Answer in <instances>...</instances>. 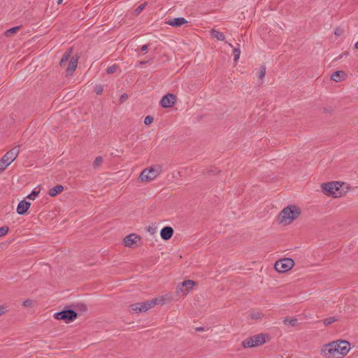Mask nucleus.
Masks as SVG:
<instances>
[{"instance_id":"9b49d317","label":"nucleus","mask_w":358,"mask_h":358,"mask_svg":"<svg viewBox=\"0 0 358 358\" xmlns=\"http://www.w3.org/2000/svg\"><path fill=\"white\" fill-rule=\"evenodd\" d=\"M176 97L173 94H167L161 99V106L163 108H169L175 104Z\"/></svg>"},{"instance_id":"bb28decb","label":"nucleus","mask_w":358,"mask_h":358,"mask_svg":"<svg viewBox=\"0 0 358 358\" xmlns=\"http://www.w3.org/2000/svg\"><path fill=\"white\" fill-rule=\"evenodd\" d=\"M118 69V66L116 64L112 65L107 69V73L110 74L116 72Z\"/></svg>"},{"instance_id":"f3484780","label":"nucleus","mask_w":358,"mask_h":358,"mask_svg":"<svg viewBox=\"0 0 358 358\" xmlns=\"http://www.w3.org/2000/svg\"><path fill=\"white\" fill-rule=\"evenodd\" d=\"M63 190H64V187L61 185H56L55 187L51 188L49 190L48 194L50 196L54 197V196H57V194H59V193H61Z\"/></svg>"},{"instance_id":"c756f323","label":"nucleus","mask_w":358,"mask_h":358,"mask_svg":"<svg viewBox=\"0 0 358 358\" xmlns=\"http://www.w3.org/2000/svg\"><path fill=\"white\" fill-rule=\"evenodd\" d=\"M266 75V67L262 66L259 70V78L262 79Z\"/></svg>"},{"instance_id":"e433bc0d","label":"nucleus","mask_w":358,"mask_h":358,"mask_svg":"<svg viewBox=\"0 0 358 358\" xmlns=\"http://www.w3.org/2000/svg\"><path fill=\"white\" fill-rule=\"evenodd\" d=\"M262 314L261 313H257L255 315H252V318L259 319L262 317Z\"/></svg>"},{"instance_id":"79ce46f5","label":"nucleus","mask_w":358,"mask_h":358,"mask_svg":"<svg viewBox=\"0 0 358 358\" xmlns=\"http://www.w3.org/2000/svg\"><path fill=\"white\" fill-rule=\"evenodd\" d=\"M63 0H58L57 3L61 4L62 3Z\"/></svg>"},{"instance_id":"a19ab883","label":"nucleus","mask_w":358,"mask_h":358,"mask_svg":"<svg viewBox=\"0 0 358 358\" xmlns=\"http://www.w3.org/2000/svg\"><path fill=\"white\" fill-rule=\"evenodd\" d=\"M226 43L228 44V45H229V47L233 48V45H232V44H231V43H228V42H226Z\"/></svg>"},{"instance_id":"aec40b11","label":"nucleus","mask_w":358,"mask_h":358,"mask_svg":"<svg viewBox=\"0 0 358 358\" xmlns=\"http://www.w3.org/2000/svg\"><path fill=\"white\" fill-rule=\"evenodd\" d=\"M285 325L295 327L297 324L298 320L296 317H287L283 320Z\"/></svg>"},{"instance_id":"473e14b6","label":"nucleus","mask_w":358,"mask_h":358,"mask_svg":"<svg viewBox=\"0 0 358 358\" xmlns=\"http://www.w3.org/2000/svg\"><path fill=\"white\" fill-rule=\"evenodd\" d=\"M336 320L334 317H329L324 320V323L325 325L331 324L334 322Z\"/></svg>"},{"instance_id":"412c9836","label":"nucleus","mask_w":358,"mask_h":358,"mask_svg":"<svg viewBox=\"0 0 358 358\" xmlns=\"http://www.w3.org/2000/svg\"><path fill=\"white\" fill-rule=\"evenodd\" d=\"M211 34L212 36L218 41H224L225 39L224 35L222 32L217 31L214 29L211 30Z\"/></svg>"},{"instance_id":"20e7f679","label":"nucleus","mask_w":358,"mask_h":358,"mask_svg":"<svg viewBox=\"0 0 358 358\" xmlns=\"http://www.w3.org/2000/svg\"><path fill=\"white\" fill-rule=\"evenodd\" d=\"M71 53L72 48H70L63 55L59 63L61 67L66 69L67 75H71L78 66V57L71 56Z\"/></svg>"},{"instance_id":"6e6552de","label":"nucleus","mask_w":358,"mask_h":358,"mask_svg":"<svg viewBox=\"0 0 358 358\" xmlns=\"http://www.w3.org/2000/svg\"><path fill=\"white\" fill-rule=\"evenodd\" d=\"M294 266V261L292 258H283L275 262V269L278 273H285L291 270Z\"/></svg>"},{"instance_id":"37998d69","label":"nucleus","mask_w":358,"mask_h":358,"mask_svg":"<svg viewBox=\"0 0 358 358\" xmlns=\"http://www.w3.org/2000/svg\"><path fill=\"white\" fill-rule=\"evenodd\" d=\"M133 310H134V308H132V306H131V309L129 310V311L131 312Z\"/></svg>"},{"instance_id":"9d476101","label":"nucleus","mask_w":358,"mask_h":358,"mask_svg":"<svg viewBox=\"0 0 358 358\" xmlns=\"http://www.w3.org/2000/svg\"><path fill=\"white\" fill-rule=\"evenodd\" d=\"M196 282L192 280H184L177 289L178 294L187 295L196 285Z\"/></svg>"},{"instance_id":"dca6fc26","label":"nucleus","mask_w":358,"mask_h":358,"mask_svg":"<svg viewBox=\"0 0 358 358\" xmlns=\"http://www.w3.org/2000/svg\"><path fill=\"white\" fill-rule=\"evenodd\" d=\"M187 22V21L184 17H177L169 20L167 24L172 27H180Z\"/></svg>"},{"instance_id":"7c9ffc66","label":"nucleus","mask_w":358,"mask_h":358,"mask_svg":"<svg viewBox=\"0 0 358 358\" xmlns=\"http://www.w3.org/2000/svg\"><path fill=\"white\" fill-rule=\"evenodd\" d=\"M153 120H154L153 117L152 116L148 115V116L145 117V118L144 120V123L145 124L148 125V124H152L153 122Z\"/></svg>"},{"instance_id":"f704fd0d","label":"nucleus","mask_w":358,"mask_h":358,"mask_svg":"<svg viewBox=\"0 0 358 358\" xmlns=\"http://www.w3.org/2000/svg\"><path fill=\"white\" fill-rule=\"evenodd\" d=\"M7 311V308L6 306H0V316L3 315V314H5Z\"/></svg>"},{"instance_id":"cd10ccee","label":"nucleus","mask_w":358,"mask_h":358,"mask_svg":"<svg viewBox=\"0 0 358 358\" xmlns=\"http://www.w3.org/2000/svg\"><path fill=\"white\" fill-rule=\"evenodd\" d=\"M146 6H147L146 2L142 3L140 6H138L137 8H136V14H138L141 12H142L145 9Z\"/></svg>"},{"instance_id":"f257e3e1","label":"nucleus","mask_w":358,"mask_h":358,"mask_svg":"<svg viewBox=\"0 0 358 358\" xmlns=\"http://www.w3.org/2000/svg\"><path fill=\"white\" fill-rule=\"evenodd\" d=\"M351 350L350 342L338 339L324 344L320 349V355L324 358H344Z\"/></svg>"},{"instance_id":"0eeeda50","label":"nucleus","mask_w":358,"mask_h":358,"mask_svg":"<svg viewBox=\"0 0 358 358\" xmlns=\"http://www.w3.org/2000/svg\"><path fill=\"white\" fill-rule=\"evenodd\" d=\"M268 336L265 334H257L243 340L241 345L244 348H255L263 345L266 342Z\"/></svg>"},{"instance_id":"4c0bfd02","label":"nucleus","mask_w":358,"mask_h":358,"mask_svg":"<svg viewBox=\"0 0 358 358\" xmlns=\"http://www.w3.org/2000/svg\"><path fill=\"white\" fill-rule=\"evenodd\" d=\"M148 49V45H143L141 48V52H145Z\"/></svg>"},{"instance_id":"72a5a7b5","label":"nucleus","mask_w":358,"mask_h":358,"mask_svg":"<svg viewBox=\"0 0 358 358\" xmlns=\"http://www.w3.org/2000/svg\"><path fill=\"white\" fill-rule=\"evenodd\" d=\"M343 30L341 28H336L335 30H334V34L336 36H340L343 34Z\"/></svg>"},{"instance_id":"393cba45","label":"nucleus","mask_w":358,"mask_h":358,"mask_svg":"<svg viewBox=\"0 0 358 358\" xmlns=\"http://www.w3.org/2000/svg\"><path fill=\"white\" fill-rule=\"evenodd\" d=\"M39 190H36V189H34L31 192V193L27 196V198L31 200H34L39 194Z\"/></svg>"},{"instance_id":"a878e982","label":"nucleus","mask_w":358,"mask_h":358,"mask_svg":"<svg viewBox=\"0 0 358 358\" xmlns=\"http://www.w3.org/2000/svg\"><path fill=\"white\" fill-rule=\"evenodd\" d=\"M9 231V229L6 226L0 227V237L6 236Z\"/></svg>"},{"instance_id":"39448f33","label":"nucleus","mask_w":358,"mask_h":358,"mask_svg":"<svg viewBox=\"0 0 358 358\" xmlns=\"http://www.w3.org/2000/svg\"><path fill=\"white\" fill-rule=\"evenodd\" d=\"M162 172V168L159 165L146 168L141 173L138 180L142 182H149L157 178Z\"/></svg>"},{"instance_id":"c85d7f7f","label":"nucleus","mask_w":358,"mask_h":358,"mask_svg":"<svg viewBox=\"0 0 358 358\" xmlns=\"http://www.w3.org/2000/svg\"><path fill=\"white\" fill-rule=\"evenodd\" d=\"M34 305V302L31 299H27L25 300L24 302H23V306L24 307H28V308H31Z\"/></svg>"},{"instance_id":"4468645a","label":"nucleus","mask_w":358,"mask_h":358,"mask_svg":"<svg viewBox=\"0 0 358 358\" xmlns=\"http://www.w3.org/2000/svg\"><path fill=\"white\" fill-rule=\"evenodd\" d=\"M173 235V229L171 227H165L161 229V238L165 241L169 240Z\"/></svg>"},{"instance_id":"c9c22d12","label":"nucleus","mask_w":358,"mask_h":358,"mask_svg":"<svg viewBox=\"0 0 358 358\" xmlns=\"http://www.w3.org/2000/svg\"><path fill=\"white\" fill-rule=\"evenodd\" d=\"M128 98V95L127 94H123L120 98V102L123 103Z\"/></svg>"},{"instance_id":"f8f14e48","label":"nucleus","mask_w":358,"mask_h":358,"mask_svg":"<svg viewBox=\"0 0 358 358\" xmlns=\"http://www.w3.org/2000/svg\"><path fill=\"white\" fill-rule=\"evenodd\" d=\"M152 308L153 307H152L150 300L143 301L141 303H136V312H140V313L146 312Z\"/></svg>"},{"instance_id":"58836bf2","label":"nucleus","mask_w":358,"mask_h":358,"mask_svg":"<svg viewBox=\"0 0 358 358\" xmlns=\"http://www.w3.org/2000/svg\"><path fill=\"white\" fill-rule=\"evenodd\" d=\"M355 49L358 50V41L355 44Z\"/></svg>"},{"instance_id":"b1692460","label":"nucleus","mask_w":358,"mask_h":358,"mask_svg":"<svg viewBox=\"0 0 358 358\" xmlns=\"http://www.w3.org/2000/svg\"><path fill=\"white\" fill-rule=\"evenodd\" d=\"M103 162V158L101 156L96 157L93 162L94 168H98L101 165Z\"/></svg>"},{"instance_id":"7ed1b4c3","label":"nucleus","mask_w":358,"mask_h":358,"mask_svg":"<svg viewBox=\"0 0 358 358\" xmlns=\"http://www.w3.org/2000/svg\"><path fill=\"white\" fill-rule=\"evenodd\" d=\"M301 213V208L298 205H287L278 214L277 217L278 223L282 226H288L298 219Z\"/></svg>"},{"instance_id":"ea45409f","label":"nucleus","mask_w":358,"mask_h":358,"mask_svg":"<svg viewBox=\"0 0 358 358\" xmlns=\"http://www.w3.org/2000/svg\"><path fill=\"white\" fill-rule=\"evenodd\" d=\"M147 63V62H145V61H139V64H145Z\"/></svg>"},{"instance_id":"4be33fe9","label":"nucleus","mask_w":358,"mask_h":358,"mask_svg":"<svg viewBox=\"0 0 358 358\" xmlns=\"http://www.w3.org/2000/svg\"><path fill=\"white\" fill-rule=\"evenodd\" d=\"M20 27L19 26L10 28L5 32L4 35L6 37H10L13 34H16L17 31L20 29Z\"/></svg>"},{"instance_id":"1a4fd4ad","label":"nucleus","mask_w":358,"mask_h":358,"mask_svg":"<svg viewBox=\"0 0 358 358\" xmlns=\"http://www.w3.org/2000/svg\"><path fill=\"white\" fill-rule=\"evenodd\" d=\"M54 316L58 320H64L65 322L69 323L76 319L77 313L73 310H67L56 313Z\"/></svg>"},{"instance_id":"5701e85b","label":"nucleus","mask_w":358,"mask_h":358,"mask_svg":"<svg viewBox=\"0 0 358 358\" xmlns=\"http://www.w3.org/2000/svg\"><path fill=\"white\" fill-rule=\"evenodd\" d=\"M233 54H234V60L235 62H237L240 58V55H241V50H240L239 44H238V47L234 48Z\"/></svg>"},{"instance_id":"6ab92c4d","label":"nucleus","mask_w":358,"mask_h":358,"mask_svg":"<svg viewBox=\"0 0 358 358\" xmlns=\"http://www.w3.org/2000/svg\"><path fill=\"white\" fill-rule=\"evenodd\" d=\"M150 301H151L152 307H155L157 305L163 306L165 303L166 299H165V296H163L156 297L155 299H151Z\"/></svg>"},{"instance_id":"2eb2a0df","label":"nucleus","mask_w":358,"mask_h":358,"mask_svg":"<svg viewBox=\"0 0 358 358\" xmlns=\"http://www.w3.org/2000/svg\"><path fill=\"white\" fill-rule=\"evenodd\" d=\"M331 78L336 83L342 82L347 78V74L343 71H336L332 73Z\"/></svg>"},{"instance_id":"f03ea898","label":"nucleus","mask_w":358,"mask_h":358,"mask_svg":"<svg viewBox=\"0 0 358 358\" xmlns=\"http://www.w3.org/2000/svg\"><path fill=\"white\" fill-rule=\"evenodd\" d=\"M322 192L327 196L341 198L347 194L350 187L346 182L341 181H331L321 185Z\"/></svg>"},{"instance_id":"ddd939ff","label":"nucleus","mask_w":358,"mask_h":358,"mask_svg":"<svg viewBox=\"0 0 358 358\" xmlns=\"http://www.w3.org/2000/svg\"><path fill=\"white\" fill-rule=\"evenodd\" d=\"M31 203L25 200L21 201L17 207V213L19 215H24L29 208Z\"/></svg>"},{"instance_id":"2f4dec72","label":"nucleus","mask_w":358,"mask_h":358,"mask_svg":"<svg viewBox=\"0 0 358 358\" xmlns=\"http://www.w3.org/2000/svg\"><path fill=\"white\" fill-rule=\"evenodd\" d=\"M94 91L97 94H100L103 92V86L101 85H96L94 87Z\"/></svg>"},{"instance_id":"423d86ee","label":"nucleus","mask_w":358,"mask_h":358,"mask_svg":"<svg viewBox=\"0 0 358 358\" xmlns=\"http://www.w3.org/2000/svg\"><path fill=\"white\" fill-rule=\"evenodd\" d=\"M20 153V146H15L8 151L0 159V173L6 169L17 158Z\"/></svg>"},{"instance_id":"a211bd4d","label":"nucleus","mask_w":358,"mask_h":358,"mask_svg":"<svg viewBox=\"0 0 358 358\" xmlns=\"http://www.w3.org/2000/svg\"><path fill=\"white\" fill-rule=\"evenodd\" d=\"M123 243L126 247H132L134 244V234H131L127 236L124 238Z\"/></svg>"}]
</instances>
